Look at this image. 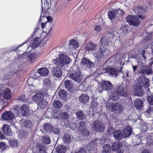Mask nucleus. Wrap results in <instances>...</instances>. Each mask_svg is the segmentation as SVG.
Wrapping results in <instances>:
<instances>
[{
    "label": "nucleus",
    "mask_w": 153,
    "mask_h": 153,
    "mask_svg": "<svg viewBox=\"0 0 153 153\" xmlns=\"http://www.w3.org/2000/svg\"><path fill=\"white\" fill-rule=\"evenodd\" d=\"M59 59H56L54 61L55 64L57 66L53 67L51 71L52 76L58 78L62 76V71L60 67L63 68L67 65L70 62L69 57L64 54H59Z\"/></svg>",
    "instance_id": "obj_1"
},
{
    "label": "nucleus",
    "mask_w": 153,
    "mask_h": 153,
    "mask_svg": "<svg viewBox=\"0 0 153 153\" xmlns=\"http://www.w3.org/2000/svg\"><path fill=\"white\" fill-rule=\"evenodd\" d=\"M148 7L145 5L140 6L137 7V16L129 15L126 17V22L130 25L137 27L140 23L141 19H144L145 17V13Z\"/></svg>",
    "instance_id": "obj_2"
},
{
    "label": "nucleus",
    "mask_w": 153,
    "mask_h": 153,
    "mask_svg": "<svg viewBox=\"0 0 153 153\" xmlns=\"http://www.w3.org/2000/svg\"><path fill=\"white\" fill-rule=\"evenodd\" d=\"M128 94V92L126 88L123 85L117 86L114 89L110 97L113 101H116L120 97H126Z\"/></svg>",
    "instance_id": "obj_3"
},
{
    "label": "nucleus",
    "mask_w": 153,
    "mask_h": 153,
    "mask_svg": "<svg viewBox=\"0 0 153 153\" xmlns=\"http://www.w3.org/2000/svg\"><path fill=\"white\" fill-rule=\"evenodd\" d=\"M68 74L69 77L74 81L78 83L81 81V72L77 65H73Z\"/></svg>",
    "instance_id": "obj_4"
},
{
    "label": "nucleus",
    "mask_w": 153,
    "mask_h": 153,
    "mask_svg": "<svg viewBox=\"0 0 153 153\" xmlns=\"http://www.w3.org/2000/svg\"><path fill=\"white\" fill-rule=\"evenodd\" d=\"M44 95L42 92L37 93L32 97V100L36 103L38 107L42 109L46 108L48 105V102L44 100Z\"/></svg>",
    "instance_id": "obj_5"
},
{
    "label": "nucleus",
    "mask_w": 153,
    "mask_h": 153,
    "mask_svg": "<svg viewBox=\"0 0 153 153\" xmlns=\"http://www.w3.org/2000/svg\"><path fill=\"white\" fill-rule=\"evenodd\" d=\"M106 109L111 110L117 114H121L124 110L123 106L118 102H106Z\"/></svg>",
    "instance_id": "obj_6"
},
{
    "label": "nucleus",
    "mask_w": 153,
    "mask_h": 153,
    "mask_svg": "<svg viewBox=\"0 0 153 153\" xmlns=\"http://www.w3.org/2000/svg\"><path fill=\"white\" fill-rule=\"evenodd\" d=\"M105 37L102 38L100 40V48L98 51L94 53V55L97 58H104L105 52Z\"/></svg>",
    "instance_id": "obj_7"
},
{
    "label": "nucleus",
    "mask_w": 153,
    "mask_h": 153,
    "mask_svg": "<svg viewBox=\"0 0 153 153\" xmlns=\"http://www.w3.org/2000/svg\"><path fill=\"white\" fill-rule=\"evenodd\" d=\"M22 65L20 64V62L17 63V64L14 65L13 69L12 68L10 69L9 73L7 71L6 73L4 75V76L0 78V79L2 80L9 79V76H10L13 74L16 73L18 71L22 70Z\"/></svg>",
    "instance_id": "obj_8"
},
{
    "label": "nucleus",
    "mask_w": 153,
    "mask_h": 153,
    "mask_svg": "<svg viewBox=\"0 0 153 153\" xmlns=\"http://www.w3.org/2000/svg\"><path fill=\"white\" fill-rule=\"evenodd\" d=\"M133 87L135 95L139 97L143 96L144 92L142 90V88L144 87L139 82L137 81L134 84Z\"/></svg>",
    "instance_id": "obj_9"
},
{
    "label": "nucleus",
    "mask_w": 153,
    "mask_h": 153,
    "mask_svg": "<svg viewBox=\"0 0 153 153\" xmlns=\"http://www.w3.org/2000/svg\"><path fill=\"white\" fill-rule=\"evenodd\" d=\"M1 117L3 120L10 122L14 118L15 114L12 111H6L2 114Z\"/></svg>",
    "instance_id": "obj_10"
},
{
    "label": "nucleus",
    "mask_w": 153,
    "mask_h": 153,
    "mask_svg": "<svg viewBox=\"0 0 153 153\" xmlns=\"http://www.w3.org/2000/svg\"><path fill=\"white\" fill-rule=\"evenodd\" d=\"M92 126L94 130L98 132L103 131L104 130L103 124L98 121H95L93 122Z\"/></svg>",
    "instance_id": "obj_11"
},
{
    "label": "nucleus",
    "mask_w": 153,
    "mask_h": 153,
    "mask_svg": "<svg viewBox=\"0 0 153 153\" xmlns=\"http://www.w3.org/2000/svg\"><path fill=\"white\" fill-rule=\"evenodd\" d=\"M142 75L138 78L137 81L144 87L147 88L149 86V79L143 74Z\"/></svg>",
    "instance_id": "obj_12"
},
{
    "label": "nucleus",
    "mask_w": 153,
    "mask_h": 153,
    "mask_svg": "<svg viewBox=\"0 0 153 153\" xmlns=\"http://www.w3.org/2000/svg\"><path fill=\"white\" fill-rule=\"evenodd\" d=\"M120 72V71L117 68L108 67H106V73H108L109 75L111 77H117L118 74Z\"/></svg>",
    "instance_id": "obj_13"
},
{
    "label": "nucleus",
    "mask_w": 153,
    "mask_h": 153,
    "mask_svg": "<svg viewBox=\"0 0 153 153\" xmlns=\"http://www.w3.org/2000/svg\"><path fill=\"white\" fill-rule=\"evenodd\" d=\"M143 99L137 98L134 100L133 104L137 109H141L143 107Z\"/></svg>",
    "instance_id": "obj_14"
},
{
    "label": "nucleus",
    "mask_w": 153,
    "mask_h": 153,
    "mask_svg": "<svg viewBox=\"0 0 153 153\" xmlns=\"http://www.w3.org/2000/svg\"><path fill=\"white\" fill-rule=\"evenodd\" d=\"M118 10L117 9H114L111 11H108V15L109 19L111 21L115 22V21L118 19V16L117 14Z\"/></svg>",
    "instance_id": "obj_15"
},
{
    "label": "nucleus",
    "mask_w": 153,
    "mask_h": 153,
    "mask_svg": "<svg viewBox=\"0 0 153 153\" xmlns=\"http://www.w3.org/2000/svg\"><path fill=\"white\" fill-rule=\"evenodd\" d=\"M81 63L82 65L89 68H91L94 66V63L85 57L82 58Z\"/></svg>",
    "instance_id": "obj_16"
},
{
    "label": "nucleus",
    "mask_w": 153,
    "mask_h": 153,
    "mask_svg": "<svg viewBox=\"0 0 153 153\" xmlns=\"http://www.w3.org/2000/svg\"><path fill=\"white\" fill-rule=\"evenodd\" d=\"M21 113L24 117H28L30 115L28 106L25 104L23 105L20 108Z\"/></svg>",
    "instance_id": "obj_17"
},
{
    "label": "nucleus",
    "mask_w": 153,
    "mask_h": 153,
    "mask_svg": "<svg viewBox=\"0 0 153 153\" xmlns=\"http://www.w3.org/2000/svg\"><path fill=\"white\" fill-rule=\"evenodd\" d=\"M132 128L130 126H126L122 131L123 138L129 137L132 134Z\"/></svg>",
    "instance_id": "obj_18"
},
{
    "label": "nucleus",
    "mask_w": 153,
    "mask_h": 153,
    "mask_svg": "<svg viewBox=\"0 0 153 153\" xmlns=\"http://www.w3.org/2000/svg\"><path fill=\"white\" fill-rule=\"evenodd\" d=\"M89 99V96L86 94H82L79 97V100L80 103L84 104L88 103Z\"/></svg>",
    "instance_id": "obj_19"
},
{
    "label": "nucleus",
    "mask_w": 153,
    "mask_h": 153,
    "mask_svg": "<svg viewBox=\"0 0 153 153\" xmlns=\"http://www.w3.org/2000/svg\"><path fill=\"white\" fill-rule=\"evenodd\" d=\"M42 17V19L43 20L45 19H46L47 20V22H49L50 23V24L49 25L51 27H50V29L49 30L48 32L49 33L50 32L51 30V27L53 25L52 23H51L50 22H51L53 21V18L50 16H45L44 15H42V13L40 15V16L39 19V22H40L41 21H42V20L41 19Z\"/></svg>",
    "instance_id": "obj_20"
},
{
    "label": "nucleus",
    "mask_w": 153,
    "mask_h": 153,
    "mask_svg": "<svg viewBox=\"0 0 153 153\" xmlns=\"http://www.w3.org/2000/svg\"><path fill=\"white\" fill-rule=\"evenodd\" d=\"M37 72L40 75L45 76L49 74V71L48 69L46 67H42L38 69Z\"/></svg>",
    "instance_id": "obj_21"
},
{
    "label": "nucleus",
    "mask_w": 153,
    "mask_h": 153,
    "mask_svg": "<svg viewBox=\"0 0 153 153\" xmlns=\"http://www.w3.org/2000/svg\"><path fill=\"white\" fill-rule=\"evenodd\" d=\"M3 95L4 99L6 100H10L12 97L10 90L8 88H6L3 91Z\"/></svg>",
    "instance_id": "obj_22"
},
{
    "label": "nucleus",
    "mask_w": 153,
    "mask_h": 153,
    "mask_svg": "<svg viewBox=\"0 0 153 153\" xmlns=\"http://www.w3.org/2000/svg\"><path fill=\"white\" fill-rule=\"evenodd\" d=\"M36 54L33 52H28L25 57L27 58V60L28 62H30L31 63H33L36 57Z\"/></svg>",
    "instance_id": "obj_23"
},
{
    "label": "nucleus",
    "mask_w": 153,
    "mask_h": 153,
    "mask_svg": "<svg viewBox=\"0 0 153 153\" xmlns=\"http://www.w3.org/2000/svg\"><path fill=\"white\" fill-rule=\"evenodd\" d=\"M122 144L121 142L117 141L114 143L111 146V149L113 151H118L122 147Z\"/></svg>",
    "instance_id": "obj_24"
},
{
    "label": "nucleus",
    "mask_w": 153,
    "mask_h": 153,
    "mask_svg": "<svg viewBox=\"0 0 153 153\" xmlns=\"http://www.w3.org/2000/svg\"><path fill=\"white\" fill-rule=\"evenodd\" d=\"M2 131L6 135L10 136L11 134V130L10 126L7 124H4L2 128Z\"/></svg>",
    "instance_id": "obj_25"
},
{
    "label": "nucleus",
    "mask_w": 153,
    "mask_h": 153,
    "mask_svg": "<svg viewBox=\"0 0 153 153\" xmlns=\"http://www.w3.org/2000/svg\"><path fill=\"white\" fill-rule=\"evenodd\" d=\"M73 85V83L70 80H66L64 81V86L68 91H72Z\"/></svg>",
    "instance_id": "obj_26"
},
{
    "label": "nucleus",
    "mask_w": 153,
    "mask_h": 153,
    "mask_svg": "<svg viewBox=\"0 0 153 153\" xmlns=\"http://www.w3.org/2000/svg\"><path fill=\"white\" fill-rule=\"evenodd\" d=\"M67 149L66 146L64 145H59L55 149L56 152L57 153H65Z\"/></svg>",
    "instance_id": "obj_27"
},
{
    "label": "nucleus",
    "mask_w": 153,
    "mask_h": 153,
    "mask_svg": "<svg viewBox=\"0 0 153 153\" xmlns=\"http://www.w3.org/2000/svg\"><path fill=\"white\" fill-rule=\"evenodd\" d=\"M96 45L91 42H88L86 46L85 47V49L88 51H94L96 48Z\"/></svg>",
    "instance_id": "obj_28"
},
{
    "label": "nucleus",
    "mask_w": 153,
    "mask_h": 153,
    "mask_svg": "<svg viewBox=\"0 0 153 153\" xmlns=\"http://www.w3.org/2000/svg\"><path fill=\"white\" fill-rule=\"evenodd\" d=\"M113 136L115 139L118 140H120L123 137L122 133L120 130L115 131L114 132Z\"/></svg>",
    "instance_id": "obj_29"
},
{
    "label": "nucleus",
    "mask_w": 153,
    "mask_h": 153,
    "mask_svg": "<svg viewBox=\"0 0 153 153\" xmlns=\"http://www.w3.org/2000/svg\"><path fill=\"white\" fill-rule=\"evenodd\" d=\"M41 40L39 37H36L33 40L32 43V48H36L38 47L40 44Z\"/></svg>",
    "instance_id": "obj_30"
},
{
    "label": "nucleus",
    "mask_w": 153,
    "mask_h": 153,
    "mask_svg": "<svg viewBox=\"0 0 153 153\" xmlns=\"http://www.w3.org/2000/svg\"><path fill=\"white\" fill-rule=\"evenodd\" d=\"M45 131L47 132H51L53 130V126L50 123H46L43 126Z\"/></svg>",
    "instance_id": "obj_31"
},
{
    "label": "nucleus",
    "mask_w": 153,
    "mask_h": 153,
    "mask_svg": "<svg viewBox=\"0 0 153 153\" xmlns=\"http://www.w3.org/2000/svg\"><path fill=\"white\" fill-rule=\"evenodd\" d=\"M141 138V137L140 135H137L133 138V143L135 145H139L141 143L142 141Z\"/></svg>",
    "instance_id": "obj_32"
},
{
    "label": "nucleus",
    "mask_w": 153,
    "mask_h": 153,
    "mask_svg": "<svg viewBox=\"0 0 153 153\" xmlns=\"http://www.w3.org/2000/svg\"><path fill=\"white\" fill-rule=\"evenodd\" d=\"M67 92L64 90H61L59 92L58 95L60 98L63 100H65L67 96Z\"/></svg>",
    "instance_id": "obj_33"
},
{
    "label": "nucleus",
    "mask_w": 153,
    "mask_h": 153,
    "mask_svg": "<svg viewBox=\"0 0 153 153\" xmlns=\"http://www.w3.org/2000/svg\"><path fill=\"white\" fill-rule=\"evenodd\" d=\"M8 143L12 148L17 147L19 144V142L17 140L13 139L8 140Z\"/></svg>",
    "instance_id": "obj_34"
},
{
    "label": "nucleus",
    "mask_w": 153,
    "mask_h": 153,
    "mask_svg": "<svg viewBox=\"0 0 153 153\" xmlns=\"http://www.w3.org/2000/svg\"><path fill=\"white\" fill-rule=\"evenodd\" d=\"M60 119L63 121L66 120L67 123L69 122V120L68 119L69 115L66 112H62L60 114Z\"/></svg>",
    "instance_id": "obj_35"
},
{
    "label": "nucleus",
    "mask_w": 153,
    "mask_h": 153,
    "mask_svg": "<svg viewBox=\"0 0 153 153\" xmlns=\"http://www.w3.org/2000/svg\"><path fill=\"white\" fill-rule=\"evenodd\" d=\"M42 143L45 145H48L50 144L51 143V140L50 137L47 135L42 136Z\"/></svg>",
    "instance_id": "obj_36"
},
{
    "label": "nucleus",
    "mask_w": 153,
    "mask_h": 153,
    "mask_svg": "<svg viewBox=\"0 0 153 153\" xmlns=\"http://www.w3.org/2000/svg\"><path fill=\"white\" fill-rule=\"evenodd\" d=\"M36 148L39 151V153H46L45 150L46 147L41 144L37 143Z\"/></svg>",
    "instance_id": "obj_37"
},
{
    "label": "nucleus",
    "mask_w": 153,
    "mask_h": 153,
    "mask_svg": "<svg viewBox=\"0 0 153 153\" xmlns=\"http://www.w3.org/2000/svg\"><path fill=\"white\" fill-rule=\"evenodd\" d=\"M77 118L79 120H83L85 118V116L82 111H79L76 112Z\"/></svg>",
    "instance_id": "obj_38"
},
{
    "label": "nucleus",
    "mask_w": 153,
    "mask_h": 153,
    "mask_svg": "<svg viewBox=\"0 0 153 153\" xmlns=\"http://www.w3.org/2000/svg\"><path fill=\"white\" fill-rule=\"evenodd\" d=\"M51 4L50 5L49 2L47 1H45L44 3V6L42 4V12L43 10H45V11H47L49 10L50 8Z\"/></svg>",
    "instance_id": "obj_39"
},
{
    "label": "nucleus",
    "mask_w": 153,
    "mask_h": 153,
    "mask_svg": "<svg viewBox=\"0 0 153 153\" xmlns=\"http://www.w3.org/2000/svg\"><path fill=\"white\" fill-rule=\"evenodd\" d=\"M63 140L65 143H70L71 142V139L70 135L67 134H65L63 138Z\"/></svg>",
    "instance_id": "obj_40"
},
{
    "label": "nucleus",
    "mask_w": 153,
    "mask_h": 153,
    "mask_svg": "<svg viewBox=\"0 0 153 153\" xmlns=\"http://www.w3.org/2000/svg\"><path fill=\"white\" fill-rule=\"evenodd\" d=\"M64 124L66 125L67 128L69 127L70 128L74 130L76 128L77 126L75 123H74L70 124L69 122H68V123L64 122Z\"/></svg>",
    "instance_id": "obj_41"
},
{
    "label": "nucleus",
    "mask_w": 153,
    "mask_h": 153,
    "mask_svg": "<svg viewBox=\"0 0 153 153\" xmlns=\"http://www.w3.org/2000/svg\"><path fill=\"white\" fill-rule=\"evenodd\" d=\"M53 105L56 108H60L62 106V103L59 100H54L53 103Z\"/></svg>",
    "instance_id": "obj_42"
},
{
    "label": "nucleus",
    "mask_w": 153,
    "mask_h": 153,
    "mask_svg": "<svg viewBox=\"0 0 153 153\" xmlns=\"http://www.w3.org/2000/svg\"><path fill=\"white\" fill-rule=\"evenodd\" d=\"M34 36H32V35H31L30 37H29L28 38V39L27 40L25 41L22 44L20 45L18 47H17L14 50V51L16 50L19 48L21 46H22L24 44L27 43L28 42L29 43H30L32 42L33 40V38Z\"/></svg>",
    "instance_id": "obj_43"
},
{
    "label": "nucleus",
    "mask_w": 153,
    "mask_h": 153,
    "mask_svg": "<svg viewBox=\"0 0 153 153\" xmlns=\"http://www.w3.org/2000/svg\"><path fill=\"white\" fill-rule=\"evenodd\" d=\"M52 130L51 132L53 133L54 135H59L61 133L60 129L58 127L55 128L53 126Z\"/></svg>",
    "instance_id": "obj_44"
},
{
    "label": "nucleus",
    "mask_w": 153,
    "mask_h": 153,
    "mask_svg": "<svg viewBox=\"0 0 153 153\" xmlns=\"http://www.w3.org/2000/svg\"><path fill=\"white\" fill-rule=\"evenodd\" d=\"M113 88V85L109 81H106V90H110Z\"/></svg>",
    "instance_id": "obj_45"
},
{
    "label": "nucleus",
    "mask_w": 153,
    "mask_h": 153,
    "mask_svg": "<svg viewBox=\"0 0 153 153\" xmlns=\"http://www.w3.org/2000/svg\"><path fill=\"white\" fill-rule=\"evenodd\" d=\"M44 86L46 88H49L51 84V81L48 79H46L44 81Z\"/></svg>",
    "instance_id": "obj_46"
},
{
    "label": "nucleus",
    "mask_w": 153,
    "mask_h": 153,
    "mask_svg": "<svg viewBox=\"0 0 153 153\" xmlns=\"http://www.w3.org/2000/svg\"><path fill=\"white\" fill-rule=\"evenodd\" d=\"M147 99L149 104L150 105H153V94L148 95Z\"/></svg>",
    "instance_id": "obj_47"
},
{
    "label": "nucleus",
    "mask_w": 153,
    "mask_h": 153,
    "mask_svg": "<svg viewBox=\"0 0 153 153\" xmlns=\"http://www.w3.org/2000/svg\"><path fill=\"white\" fill-rule=\"evenodd\" d=\"M81 133L83 136L85 137L89 136L90 132L87 128H83L81 131Z\"/></svg>",
    "instance_id": "obj_48"
},
{
    "label": "nucleus",
    "mask_w": 153,
    "mask_h": 153,
    "mask_svg": "<svg viewBox=\"0 0 153 153\" xmlns=\"http://www.w3.org/2000/svg\"><path fill=\"white\" fill-rule=\"evenodd\" d=\"M24 125L26 127L29 128L31 126L32 123L30 120H26L24 122Z\"/></svg>",
    "instance_id": "obj_49"
},
{
    "label": "nucleus",
    "mask_w": 153,
    "mask_h": 153,
    "mask_svg": "<svg viewBox=\"0 0 153 153\" xmlns=\"http://www.w3.org/2000/svg\"><path fill=\"white\" fill-rule=\"evenodd\" d=\"M151 38V35L149 33H147L145 36L144 38L143 39L144 42L146 43L149 41Z\"/></svg>",
    "instance_id": "obj_50"
},
{
    "label": "nucleus",
    "mask_w": 153,
    "mask_h": 153,
    "mask_svg": "<svg viewBox=\"0 0 153 153\" xmlns=\"http://www.w3.org/2000/svg\"><path fill=\"white\" fill-rule=\"evenodd\" d=\"M7 85L6 84H0V97L2 96L3 95V91L4 90V88L5 87V86Z\"/></svg>",
    "instance_id": "obj_51"
},
{
    "label": "nucleus",
    "mask_w": 153,
    "mask_h": 153,
    "mask_svg": "<svg viewBox=\"0 0 153 153\" xmlns=\"http://www.w3.org/2000/svg\"><path fill=\"white\" fill-rule=\"evenodd\" d=\"M98 103L95 100H92L91 102V107L94 109L96 108L97 106Z\"/></svg>",
    "instance_id": "obj_52"
},
{
    "label": "nucleus",
    "mask_w": 153,
    "mask_h": 153,
    "mask_svg": "<svg viewBox=\"0 0 153 153\" xmlns=\"http://www.w3.org/2000/svg\"><path fill=\"white\" fill-rule=\"evenodd\" d=\"M6 145L4 142H1L0 143V149L2 151H4L6 149Z\"/></svg>",
    "instance_id": "obj_53"
},
{
    "label": "nucleus",
    "mask_w": 153,
    "mask_h": 153,
    "mask_svg": "<svg viewBox=\"0 0 153 153\" xmlns=\"http://www.w3.org/2000/svg\"><path fill=\"white\" fill-rule=\"evenodd\" d=\"M79 128H83L85 127V121H82V120L80 121L79 122Z\"/></svg>",
    "instance_id": "obj_54"
},
{
    "label": "nucleus",
    "mask_w": 153,
    "mask_h": 153,
    "mask_svg": "<svg viewBox=\"0 0 153 153\" xmlns=\"http://www.w3.org/2000/svg\"><path fill=\"white\" fill-rule=\"evenodd\" d=\"M59 111L56 109H54L52 112V114L54 116V117L57 118L58 117V115L59 114Z\"/></svg>",
    "instance_id": "obj_55"
},
{
    "label": "nucleus",
    "mask_w": 153,
    "mask_h": 153,
    "mask_svg": "<svg viewBox=\"0 0 153 153\" xmlns=\"http://www.w3.org/2000/svg\"><path fill=\"white\" fill-rule=\"evenodd\" d=\"M43 33H45L46 36H43V38L42 39V40H41V42H42L44 44H46V42L47 40V37H46V36H47L48 33H47L44 31H43Z\"/></svg>",
    "instance_id": "obj_56"
},
{
    "label": "nucleus",
    "mask_w": 153,
    "mask_h": 153,
    "mask_svg": "<svg viewBox=\"0 0 153 153\" xmlns=\"http://www.w3.org/2000/svg\"><path fill=\"white\" fill-rule=\"evenodd\" d=\"M146 140L147 143L149 146L153 145V139L151 137L150 138H147Z\"/></svg>",
    "instance_id": "obj_57"
},
{
    "label": "nucleus",
    "mask_w": 153,
    "mask_h": 153,
    "mask_svg": "<svg viewBox=\"0 0 153 153\" xmlns=\"http://www.w3.org/2000/svg\"><path fill=\"white\" fill-rule=\"evenodd\" d=\"M74 153H86V151L84 148L81 147L77 152H76Z\"/></svg>",
    "instance_id": "obj_58"
},
{
    "label": "nucleus",
    "mask_w": 153,
    "mask_h": 153,
    "mask_svg": "<svg viewBox=\"0 0 153 153\" xmlns=\"http://www.w3.org/2000/svg\"><path fill=\"white\" fill-rule=\"evenodd\" d=\"M153 109L151 107H149L148 108L145 112V113H146L148 115H149L150 113L152 111Z\"/></svg>",
    "instance_id": "obj_59"
},
{
    "label": "nucleus",
    "mask_w": 153,
    "mask_h": 153,
    "mask_svg": "<svg viewBox=\"0 0 153 153\" xmlns=\"http://www.w3.org/2000/svg\"><path fill=\"white\" fill-rule=\"evenodd\" d=\"M145 51L144 50H142L141 54L142 56L143 57L144 61L146 62L147 60V58L146 56L145 55Z\"/></svg>",
    "instance_id": "obj_60"
},
{
    "label": "nucleus",
    "mask_w": 153,
    "mask_h": 153,
    "mask_svg": "<svg viewBox=\"0 0 153 153\" xmlns=\"http://www.w3.org/2000/svg\"><path fill=\"white\" fill-rule=\"evenodd\" d=\"M128 59H130L131 58H133L136 59L138 61V57L137 54H135L134 55H131L130 54L128 56Z\"/></svg>",
    "instance_id": "obj_61"
},
{
    "label": "nucleus",
    "mask_w": 153,
    "mask_h": 153,
    "mask_svg": "<svg viewBox=\"0 0 153 153\" xmlns=\"http://www.w3.org/2000/svg\"><path fill=\"white\" fill-rule=\"evenodd\" d=\"M128 25H124L123 26V30L124 33H127L128 30Z\"/></svg>",
    "instance_id": "obj_62"
},
{
    "label": "nucleus",
    "mask_w": 153,
    "mask_h": 153,
    "mask_svg": "<svg viewBox=\"0 0 153 153\" xmlns=\"http://www.w3.org/2000/svg\"><path fill=\"white\" fill-rule=\"evenodd\" d=\"M95 30L97 32H100L101 30V27L99 25H96L94 27Z\"/></svg>",
    "instance_id": "obj_63"
},
{
    "label": "nucleus",
    "mask_w": 153,
    "mask_h": 153,
    "mask_svg": "<svg viewBox=\"0 0 153 153\" xmlns=\"http://www.w3.org/2000/svg\"><path fill=\"white\" fill-rule=\"evenodd\" d=\"M106 149L107 148V151L106 150V153H108V151H111V146L108 144H106Z\"/></svg>",
    "instance_id": "obj_64"
}]
</instances>
